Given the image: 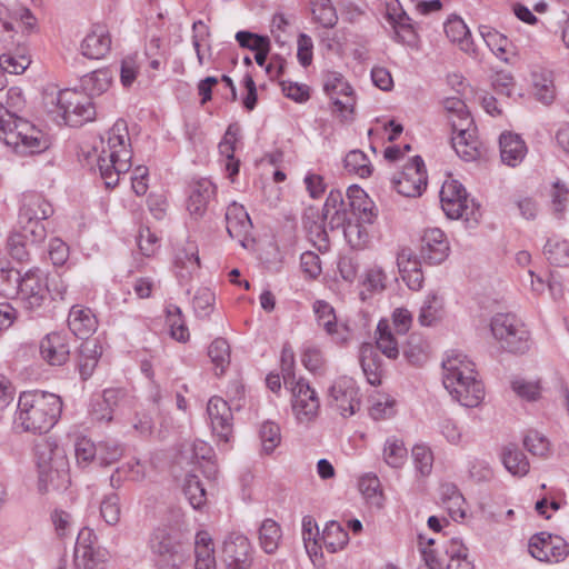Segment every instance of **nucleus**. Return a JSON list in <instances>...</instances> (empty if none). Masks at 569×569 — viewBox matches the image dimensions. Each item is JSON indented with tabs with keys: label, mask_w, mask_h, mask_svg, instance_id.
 Segmentation results:
<instances>
[{
	"label": "nucleus",
	"mask_w": 569,
	"mask_h": 569,
	"mask_svg": "<svg viewBox=\"0 0 569 569\" xmlns=\"http://www.w3.org/2000/svg\"><path fill=\"white\" fill-rule=\"evenodd\" d=\"M42 241H33L27 231L20 229L19 232L12 233L8 239L10 254L18 261H26L30 256V248Z\"/></svg>",
	"instance_id": "nucleus-36"
},
{
	"label": "nucleus",
	"mask_w": 569,
	"mask_h": 569,
	"mask_svg": "<svg viewBox=\"0 0 569 569\" xmlns=\"http://www.w3.org/2000/svg\"><path fill=\"white\" fill-rule=\"evenodd\" d=\"M177 276L181 281L188 280L200 267L198 249L193 243H188L179 249L174 258Z\"/></svg>",
	"instance_id": "nucleus-29"
},
{
	"label": "nucleus",
	"mask_w": 569,
	"mask_h": 569,
	"mask_svg": "<svg viewBox=\"0 0 569 569\" xmlns=\"http://www.w3.org/2000/svg\"><path fill=\"white\" fill-rule=\"evenodd\" d=\"M295 353L290 346L284 345L281 351V372L284 387L297 381L295 371Z\"/></svg>",
	"instance_id": "nucleus-62"
},
{
	"label": "nucleus",
	"mask_w": 569,
	"mask_h": 569,
	"mask_svg": "<svg viewBox=\"0 0 569 569\" xmlns=\"http://www.w3.org/2000/svg\"><path fill=\"white\" fill-rule=\"evenodd\" d=\"M286 388L291 391V407L296 419L300 423L315 420L319 413L320 400L309 382L305 378H299Z\"/></svg>",
	"instance_id": "nucleus-13"
},
{
	"label": "nucleus",
	"mask_w": 569,
	"mask_h": 569,
	"mask_svg": "<svg viewBox=\"0 0 569 569\" xmlns=\"http://www.w3.org/2000/svg\"><path fill=\"white\" fill-rule=\"evenodd\" d=\"M167 325L170 328V336L180 342L189 339V330L182 319L181 309L176 305H169L166 309Z\"/></svg>",
	"instance_id": "nucleus-45"
},
{
	"label": "nucleus",
	"mask_w": 569,
	"mask_h": 569,
	"mask_svg": "<svg viewBox=\"0 0 569 569\" xmlns=\"http://www.w3.org/2000/svg\"><path fill=\"white\" fill-rule=\"evenodd\" d=\"M533 96L543 104H550L555 99V86L551 79L533 73Z\"/></svg>",
	"instance_id": "nucleus-52"
},
{
	"label": "nucleus",
	"mask_w": 569,
	"mask_h": 569,
	"mask_svg": "<svg viewBox=\"0 0 569 569\" xmlns=\"http://www.w3.org/2000/svg\"><path fill=\"white\" fill-rule=\"evenodd\" d=\"M501 459L506 469L513 476L522 477L529 472V461L515 443H509L502 449Z\"/></svg>",
	"instance_id": "nucleus-32"
},
{
	"label": "nucleus",
	"mask_w": 569,
	"mask_h": 569,
	"mask_svg": "<svg viewBox=\"0 0 569 569\" xmlns=\"http://www.w3.org/2000/svg\"><path fill=\"white\" fill-rule=\"evenodd\" d=\"M101 517L108 525L114 526L120 520V498L118 493L107 495L100 506Z\"/></svg>",
	"instance_id": "nucleus-54"
},
{
	"label": "nucleus",
	"mask_w": 569,
	"mask_h": 569,
	"mask_svg": "<svg viewBox=\"0 0 569 569\" xmlns=\"http://www.w3.org/2000/svg\"><path fill=\"white\" fill-rule=\"evenodd\" d=\"M281 537L280 526L274 520L262 521L259 528V542L264 552L273 553L279 547Z\"/></svg>",
	"instance_id": "nucleus-38"
},
{
	"label": "nucleus",
	"mask_w": 569,
	"mask_h": 569,
	"mask_svg": "<svg viewBox=\"0 0 569 569\" xmlns=\"http://www.w3.org/2000/svg\"><path fill=\"white\" fill-rule=\"evenodd\" d=\"M319 529L317 522L311 516L302 519V539L306 550L309 555H317L319 549Z\"/></svg>",
	"instance_id": "nucleus-51"
},
{
	"label": "nucleus",
	"mask_w": 569,
	"mask_h": 569,
	"mask_svg": "<svg viewBox=\"0 0 569 569\" xmlns=\"http://www.w3.org/2000/svg\"><path fill=\"white\" fill-rule=\"evenodd\" d=\"M412 458L416 469L422 476H427L431 472L433 456L428 447L422 445L415 446L412 448Z\"/></svg>",
	"instance_id": "nucleus-60"
},
{
	"label": "nucleus",
	"mask_w": 569,
	"mask_h": 569,
	"mask_svg": "<svg viewBox=\"0 0 569 569\" xmlns=\"http://www.w3.org/2000/svg\"><path fill=\"white\" fill-rule=\"evenodd\" d=\"M449 242L439 228L427 229L421 238L420 258L429 264H440L449 256Z\"/></svg>",
	"instance_id": "nucleus-18"
},
{
	"label": "nucleus",
	"mask_w": 569,
	"mask_h": 569,
	"mask_svg": "<svg viewBox=\"0 0 569 569\" xmlns=\"http://www.w3.org/2000/svg\"><path fill=\"white\" fill-rule=\"evenodd\" d=\"M366 224L367 223L352 219L351 222L345 227V238L352 248L361 249L369 242V231Z\"/></svg>",
	"instance_id": "nucleus-47"
},
{
	"label": "nucleus",
	"mask_w": 569,
	"mask_h": 569,
	"mask_svg": "<svg viewBox=\"0 0 569 569\" xmlns=\"http://www.w3.org/2000/svg\"><path fill=\"white\" fill-rule=\"evenodd\" d=\"M427 171L420 156H415L403 167L398 178L392 180L393 188L405 197H419L427 187Z\"/></svg>",
	"instance_id": "nucleus-14"
},
{
	"label": "nucleus",
	"mask_w": 569,
	"mask_h": 569,
	"mask_svg": "<svg viewBox=\"0 0 569 569\" xmlns=\"http://www.w3.org/2000/svg\"><path fill=\"white\" fill-rule=\"evenodd\" d=\"M53 213L51 203L40 193H23L19 210L18 223L21 230L27 231L33 241H43L47 237L42 223Z\"/></svg>",
	"instance_id": "nucleus-9"
},
{
	"label": "nucleus",
	"mask_w": 569,
	"mask_h": 569,
	"mask_svg": "<svg viewBox=\"0 0 569 569\" xmlns=\"http://www.w3.org/2000/svg\"><path fill=\"white\" fill-rule=\"evenodd\" d=\"M132 403V397L127 390L122 388H109L103 390L101 399H99V406H108L112 408L129 407Z\"/></svg>",
	"instance_id": "nucleus-49"
},
{
	"label": "nucleus",
	"mask_w": 569,
	"mask_h": 569,
	"mask_svg": "<svg viewBox=\"0 0 569 569\" xmlns=\"http://www.w3.org/2000/svg\"><path fill=\"white\" fill-rule=\"evenodd\" d=\"M62 412L61 398L48 391H23L19 396L16 421L23 431L48 432Z\"/></svg>",
	"instance_id": "nucleus-3"
},
{
	"label": "nucleus",
	"mask_w": 569,
	"mask_h": 569,
	"mask_svg": "<svg viewBox=\"0 0 569 569\" xmlns=\"http://www.w3.org/2000/svg\"><path fill=\"white\" fill-rule=\"evenodd\" d=\"M34 455L41 490L49 487L59 488L68 481L69 462L66 451L56 441L48 439L36 445Z\"/></svg>",
	"instance_id": "nucleus-6"
},
{
	"label": "nucleus",
	"mask_w": 569,
	"mask_h": 569,
	"mask_svg": "<svg viewBox=\"0 0 569 569\" xmlns=\"http://www.w3.org/2000/svg\"><path fill=\"white\" fill-rule=\"evenodd\" d=\"M491 333L500 347L511 353L529 350V331L513 313H497L490 321Z\"/></svg>",
	"instance_id": "nucleus-10"
},
{
	"label": "nucleus",
	"mask_w": 569,
	"mask_h": 569,
	"mask_svg": "<svg viewBox=\"0 0 569 569\" xmlns=\"http://www.w3.org/2000/svg\"><path fill=\"white\" fill-rule=\"evenodd\" d=\"M330 552L342 549L349 540L348 532L336 521L326 525L320 537Z\"/></svg>",
	"instance_id": "nucleus-40"
},
{
	"label": "nucleus",
	"mask_w": 569,
	"mask_h": 569,
	"mask_svg": "<svg viewBox=\"0 0 569 569\" xmlns=\"http://www.w3.org/2000/svg\"><path fill=\"white\" fill-rule=\"evenodd\" d=\"M491 84L497 93L510 97L515 87L513 77L507 71H497L491 78Z\"/></svg>",
	"instance_id": "nucleus-64"
},
{
	"label": "nucleus",
	"mask_w": 569,
	"mask_h": 569,
	"mask_svg": "<svg viewBox=\"0 0 569 569\" xmlns=\"http://www.w3.org/2000/svg\"><path fill=\"white\" fill-rule=\"evenodd\" d=\"M552 212L561 218L569 202V190L559 181L555 182L550 190Z\"/></svg>",
	"instance_id": "nucleus-59"
},
{
	"label": "nucleus",
	"mask_w": 569,
	"mask_h": 569,
	"mask_svg": "<svg viewBox=\"0 0 569 569\" xmlns=\"http://www.w3.org/2000/svg\"><path fill=\"white\" fill-rule=\"evenodd\" d=\"M31 63L26 48H17L14 51L8 50L0 54V68L11 74L22 73Z\"/></svg>",
	"instance_id": "nucleus-33"
},
{
	"label": "nucleus",
	"mask_w": 569,
	"mask_h": 569,
	"mask_svg": "<svg viewBox=\"0 0 569 569\" xmlns=\"http://www.w3.org/2000/svg\"><path fill=\"white\" fill-rule=\"evenodd\" d=\"M348 204L352 219L359 222L372 224L377 218V209L373 201L363 189L351 186L347 190Z\"/></svg>",
	"instance_id": "nucleus-22"
},
{
	"label": "nucleus",
	"mask_w": 569,
	"mask_h": 569,
	"mask_svg": "<svg viewBox=\"0 0 569 569\" xmlns=\"http://www.w3.org/2000/svg\"><path fill=\"white\" fill-rule=\"evenodd\" d=\"M345 167L348 171L355 172L361 178H367L372 173V166L365 152L352 150L345 158Z\"/></svg>",
	"instance_id": "nucleus-46"
},
{
	"label": "nucleus",
	"mask_w": 569,
	"mask_h": 569,
	"mask_svg": "<svg viewBox=\"0 0 569 569\" xmlns=\"http://www.w3.org/2000/svg\"><path fill=\"white\" fill-rule=\"evenodd\" d=\"M443 108L451 113L450 120L455 119L457 122L471 123L470 113L461 99L456 97L447 98L443 101Z\"/></svg>",
	"instance_id": "nucleus-61"
},
{
	"label": "nucleus",
	"mask_w": 569,
	"mask_h": 569,
	"mask_svg": "<svg viewBox=\"0 0 569 569\" xmlns=\"http://www.w3.org/2000/svg\"><path fill=\"white\" fill-rule=\"evenodd\" d=\"M110 86V77L106 70H97L84 77L83 87L90 96L101 94Z\"/></svg>",
	"instance_id": "nucleus-56"
},
{
	"label": "nucleus",
	"mask_w": 569,
	"mask_h": 569,
	"mask_svg": "<svg viewBox=\"0 0 569 569\" xmlns=\"http://www.w3.org/2000/svg\"><path fill=\"white\" fill-rule=\"evenodd\" d=\"M108 552L100 548L87 549L82 547L80 551H74V566L77 569H96L107 560Z\"/></svg>",
	"instance_id": "nucleus-44"
},
{
	"label": "nucleus",
	"mask_w": 569,
	"mask_h": 569,
	"mask_svg": "<svg viewBox=\"0 0 569 569\" xmlns=\"http://www.w3.org/2000/svg\"><path fill=\"white\" fill-rule=\"evenodd\" d=\"M57 104L66 123L71 127H80L96 117L91 97L74 89L61 90L57 97Z\"/></svg>",
	"instance_id": "nucleus-11"
},
{
	"label": "nucleus",
	"mask_w": 569,
	"mask_h": 569,
	"mask_svg": "<svg viewBox=\"0 0 569 569\" xmlns=\"http://www.w3.org/2000/svg\"><path fill=\"white\" fill-rule=\"evenodd\" d=\"M407 448L402 440L390 437L383 445V460L391 468H400L407 460Z\"/></svg>",
	"instance_id": "nucleus-41"
},
{
	"label": "nucleus",
	"mask_w": 569,
	"mask_h": 569,
	"mask_svg": "<svg viewBox=\"0 0 569 569\" xmlns=\"http://www.w3.org/2000/svg\"><path fill=\"white\" fill-rule=\"evenodd\" d=\"M397 264L402 280L411 290H419L423 283L420 261L410 248H402L397 254Z\"/></svg>",
	"instance_id": "nucleus-26"
},
{
	"label": "nucleus",
	"mask_w": 569,
	"mask_h": 569,
	"mask_svg": "<svg viewBox=\"0 0 569 569\" xmlns=\"http://www.w3.org/2000/svg\"><path fill=\"white\" fill-rule=\"evenodd\" d=\"M74 455L78 466L86 468L91 462L98 461L97 445L87 437L78 438L74 443Z\"/></svg>",
	"instance_id": "nucleus-48"
},
{
	"label": "nucleus",
	"mask_w": 569,
	"mask_h": 569,
	"mask_svg": "<svg viewBox=\"0 0 569 569\" xmlns=\"http://www.w3.org/2000/svg\"><path fill=\"white\" fill-rule=\"evenodd\" d=\"M300 266L302 272L310 279H316L322 271L320 258L312 251H306L301 254Z\"/></svg>",
	"instance_id": "nucleus-63"
},
{
	"label": "nucleus",
	"mask_w": 569,
	"mask_h": 569,
	"mask_svg": "<svg viewBox=\"0 0 569 569\" xmlns=\"http://www.w3.org/2000/svg\"><path fill=\"white\" fill-rule=\"evenodd\" d=\"M328 406L345 418L359 411L361 398L356 381L347 376L337 378L328 390Z\"/></svg>",
	"instance_id": "nucleus-12"
},
{
	"label": "nucleus",
	"mask_w": 569,
	"mask_h": 569,
	"mask_svg": "<svg viewBox=\"0 0 569 569\" xmlns=\"http://www.w3.org/2000/svg\"><path fill=\"white\" fill-rule=\"evenodd\" d=\"M525 448L533 456L547 457L550 451L549 440L536 430H530L523 438Z\"/></svg>",
	"instance_id": "nucleus-50"
},
{
	"label": "nucleus",
	"mask_w": 569,
	"mask_h": 569,
	"mask_svg": "<svg viewBox=\"0 0 569 569\" xmlns=\"http://www.w3.org/2000/svg\"><path fill=\"white\" fill-rule=\"evenodd\" d=\"M473 122L465 123L457 122L455 119H451V127L455 136L451 138V143L457 154L466 160L471 161L478 158V141L473 137L472 131L470 130Z\"/></svg>",
	"instance_id": "nucleus-21"
},
{
	"label": "nucleus",
	"mask_w": 569,
	"mask_h": 569,
	"mask_svg": "<svg viewBox=\"0 0 569 569\" xmlns=\"http://www.w3.org/2000/svg\"><path fill=\"white\" fill-rule=\"evenodd\" d=\"M148 547L154 567L158 569H180L190 557L189 543L169 527H158L152 530Z\"/></svg>",
	"instance_id": "nucleus-5"
},
{
	"label": "nucleus",
	"mask_w": 569,
	"mask_h": 569,
	"mask_svg": "<svg viewBox=\"0 0 569 569\" xmlns=\"http://www.w3.org/2000/svg\"><path fill=\"white\" fill-rule=\"evenodd\" d=\"M445 32L450 41L459 44L465 52H473L471 33L460 17H452L445 23Z\"/></svg>",
	"instance_id": "nucleus-31"
},
{
	"label": "nucleus",
	"mask_w": 569,
	"mask_h": 569,
	"mask_svg": "<svg viewBox=\"0 0 569 569\" xmlns=\"http://www.w3.org/2000/svg\"><path fill=\"white\" fill-rule=\"evenodd\" d=\"M183 492L193 509H200L206 505V489L197 475L189 473L186 476Z\"/></svg>",
	"instance_id": "nucleus-42"
},
{
	"label": "nucleus",
	"mask_w": 569,
	"mask_h": 569,
	"mask_svg": "<svg viewBox=\"0 0 569 569\" xmlns=\"http://www.w3.org/2000/svg\"><path fill=\"white\" fill-rule=\"evenodd\" d=\"M68 327L76 337L87 339L97 330L98 320L90 308L74 305L69 311Z\"/></svg>",
	"instance_id": "nucleus-25"
},
{
	"label": "nucleus",
	"mask_w": 569,
	"mask_h": 569,
	"mask_svg": "<svg viewBox=\"0 0 569 569\" xmlns=\"http://www.w3.org/2000/svg\"><path fill=\"white\" fill-rule=\"evenodd\" d=\"M511 388L521 399L536 401L540 397V385L538 381H529L523 378H515Z\"/></svg>",
	"instance_id": "nucleus-57"
},
{
	"label": "nucleus",
	"mask_w": 569,
	"mask_h": 569,
	"mask_svg": "<svg viewBox=\"0 0 569 569\" xmlns=\"http://www.w3.org/2000/svg\"><path fill=\"white\" fill-rule=\"evenodd\" d=\"M499 147L501 161L509 167L518 166L527 153L525 141L519 134L511 132L501 133Z\"/></svg>",
	"instance_id": "nucleus-28"
},
{
	"label": "nucleus",
	"mask_w": 569,
	"mask_h": 569,
	"mask_svg": "<svg viewBox=\"0 0 569 569\" xmlns=\"http://www.w3.org/2000/svg\"><path fill=\"white\" fill-rule=\"evenodd\" d=\"M207 413L213 435L228 442L233 430V415L229 403L221 397L214 396L208 401Z\"/></svg>",
	"instance_id": "nucleus-17"
},
{
	"label": "nucleus",
	"mask_w": 569,
	"mask_h": 569,
	"mask_svg": "<svg viewBox=\"0 0 569 569\" xmlns=\"http://www.w3.org/2000/svg\"><path fill=\"white\" fill-rule=\"evenodd\" d=\"M7 276L12 278L13 283H18L17 295L23 309L41 316L49 301L47 277L39 269L30 270L24 276L20 272H10Z\"/></svg>",
	"instance_id": "nucleus-7"
},
{
	"label": "nucleus",
	"mask_w": 569,
	"mask_h": 569,
	"mask_svg": "<svg viewBox=\"0 0 569 569\" xmlns=\"http://www.w3.org/2000/svg\"><path fill=\"white\" fill-rule=\"evenodd\" d=\"M222 560L227 569H249L252 555L248 538L240 533L229 535L222 546Z\"/></svg>",
	"instance_id": "nucleus-16"
},
{
	"label": "nucleus",
	"mask_w": 569,
	"mask_h": 569,
	"mask_svg": "<svg viewBox=\"0 0 569 569\" xmlns=\"http://www.w3.org/2000/svg\"><path fill=\"white\" fill-rule=\"evenodd\" d=\"M260 439L263 451L269 455L279 446L281 440L280 428L277 423L267 421L260 428Z\"/></svg>",
	"instance_id": "nucleus-55"
},
{
	"label": "nucleus",
	"mask_w": 569,
	"mask_h": 569,
	"mask_svg": "<svg viewBox=\"0 0 569 569\" xmlns=\"http://www.w3.org/2000/svg\"><path fill=\"white\" fill-rule=\"evenodd\" d=\"M479 32L489 49L496 54V57L505 62H508L506 54L511 44L508 38L489 26H480Z\"/></svg>",
	"instance_id": "nucleus-35"
},
{
	"label": "nucleus",
	"mask_w": 569,
	"mask_h": 569,
	"mask_svg": "<svg viewBox=\"0 0 569 569\" xmlns=\"http://www.w3.org/2000/svg\"><path fill=\"white\" fill-rule=\"evenodd\" d=\"M377 348L389 359H397L399 356V342L390 330L387 320H380L377 326Z\"/></svg>",
	"instance_id": "nucleus-34"
},
{
	"label": "nucleus",
	"mask_w": 569,
	"mask_h": 569,
	"mask_svg": "<svg viewBox=\"0 0 569 569\" xmlns=\"http://www.w3.org/2000/svg\"><path fill=\"white\" fill-rule=\"evenodd\" d=\"M529 552L539 561L559 562L568 553V543L559 536H552L548 532L533 535L529 540Z\"/></svg>",
	"instance_id": "nucleus-15"
},
{
	"label": "nucleus",
	"mask_w": 569,
	"mask_h": 569,
	"mask_svg": "<svg viewBox=\"0 0 569 569\" xmlns=\"http://www.w3.org/2000/svg\"><path fill=\"white\" fill-rule=\"evenodd\" d=\"M101 356V347L96 340L81 343L78 355V368L83 380L90 378Z\"/></svg>",
	"instance_id": "nucleus-30"
},
{
	"label": "nucleus",
	"mask_w": 569,
	"mask_h": 569,
	"mask_svg": "<svg viewBox=\"0 0 569 569\" xmlns=\"http://www.w3.org/2000/svg\"><path fill=\"white\" fill-rule=\"evenodd\" d=\"M226 228L228 234L246 247L252 229L251 219L242 204L232 202L226 210Z\"/></svg>",
	"instance_id": "nucleus-20"
},
{
	"label": "nucleus",
	"mask_w": 569,
	"mask_h": 569,
	"mask_svg": "<svg viewBox=\"0 0 569 569\" xmlns=\"http://www.w3.org/2000/svg\"><path fill=\"white\" fill-rule=\"evenodd\" d=\"M441 208L450 219H463L470 227L478 223L480 204L469 199L465 187L457 180L446 181L440 190Z\"/></svg>",
	"instance_id": "nucleus-8"
},
{
	"label": "nucleus",
	"mask_w": 569,
	"mask_h": 569,
	"mask_svg": "<svg viewBox=\"0 0 569 569\" xmlns=\"http://www.w3.org/2000/svg\"><path fill=\"white\" fill-rule=\"evenodd\" d=\"M216 194V186L208 179L193 181L189 186L187 209L190 214L201 218Z\"/></svg>",
	"instance_id": "nucleus-23"
},
{
	"label": "nucleus",
	"mask_w": 569,
	"mask_h": 569,
	"mask_svg": "<svg viewBox=\"0 0 569 569\" xmlns=\"http://www.w3.org/2000/svg\"><path fill=\"white\" fill-rule=\"evenodd\" d=\"M547 260L555 266L569 264V243L558 237H550L543 248Z\"/></svg>",
	"instance_id": "nucleus-39"
},
{
	"label": "nucleus",
	"mask_w": 569,
	"mask_h": 569,
	"mask_svg": "<svg viewBox=\"0 0 569 569\" xmlns=\"http://www.w3.org/2000/svg\"><path fill=\"white\" fill-rule=\"evenodd\" d=\"M360 363L369 383H380V362L379 356L370 343L362 345L360 349Z\"/></svg>",
	"instance_id": "nucleus-37"
},
{
	"label": "nucleus",
	"mask_w": 569,
	"mask_h": 569,
	"mask_svg": "<svg viewBox=\"0 0 569 569\" xmlns=\"http://www.w3.org/2000/svg\"><path fill=\"white\" fill-rule=\"evenodd\" d=\"M23 104L18 89H10L6 104L0 103V140L17 153H39L48 148V141L40 129L17 112Z\"/></svg>",
	"instance_id": "nucleus-1"
},
{
	"label": "nucleus",
	"mask_w": 569,
	"mask_h": 569,
	"mask_svg": "<svg viewBox=\"0 0 569 569\" xmlns=\"http://www.w3.org/2000/svg\"><path fill=\"white\" fill-rule=\"evenodd\" d=\"M110 49V32L106 26L99 23L91 27L80 44L82 56L88 59H102L109 53Z\"/></svg>",
	"instance_id": "nucleus-19"
},
{
	"label": "nucleus",
	"mask_w": 569,
	"mask_h": 569,
	"mask_svg": "<svg viewBox=\"0 0 569 569\" xmlns=\"http://www.w3.org/2000/svg\"><path fill=\"white\" fill-rule=\"evenodd\" d=\"M42 358L52 366L66 363L70 355L68 338L61 332H51L40 342Z\"/></svg>",
	"instance_id": "nucleus-24"
},
{
	"label": "nucleus",
	"mask_w": 569,
	"mask_h": 569,
	"mask_svg": "<svg viewBox=\"0 0 569 569\" xmlns=\"http://www.w3.org/2000/svg\"><path fill=\"white\" fill-rule=\"evenodd\" d=\"M98 462L101 466H108L120 459L122 447L116 441H102L97 445Z\"/></svg>",
	"instance_id": "nucleus-58"
},
{
	"label": "nucleus",
	"mask_w": 569,
	"mask_h": 569,
	"mask_svg": "<svg viewBox=\"0 0 569 569\" xmlns=\"http://www.w3.org/2000/svg\"><path fill=\"white\" fill-rule=\"evenodd\" d=\"M316 19L325 28H333L338 22V16L330 0H318L312 10Z\"/></svg>",
	"instance_id": "nucleus-53"
},
{
	"label": "nucleus",
	"mask_w": 569,
	"mask_h": 569,
	"mask_svg": "<svg viewBox=\"0 0 569 569\" xmlns=\"http://www.w3.org/2000/svg\"><path fill=\"white\" fill-rule=\"evenodd\" d=\"M208 356L216 367V375H222L230 363V347L226 339H214L208 348Z\"/></svg>",
	"instance_id": "nucleus-43"
},
{
	"label": "nucleus",
	"mask_w": 569,
	"mask_h": 569,
	"mask_svg": "<svg viewBox=\"0 0 569 569\" xmlns=\"http://www.w3.org/2000/svg\"><path fill=\"white\" fill-rule=\"evenodd\" d=\"M129 140L126 121L117 120L108 131V149L102 148L98 158L100 176L107 188H114L119 182L120 174L128 172L131 167V151L127 148Z\"/></svg>",
	"instance_id": "nucleus-4"
},
{
	"label": "nucleus",
	"mask_w": 569,
	"mask_h": 569,
	"mask_svg": "<svg viewBox=\"0 0 569 569\" xmlns=\"http://www.w3.org/2000/svg\"><path fill=\"white\" fill-rule=\"evenodd\" d=\"M442 382L452 398L467 408L477 407L485 388L476 377L475 363L467 356L452 351L442 361Z\"/></svg>",
	"instance_id": "nucleus-2"
},
{
	"label": "nucleus",
	"mask_w": 569,
	"mask_h": 569,
	"mask_svg": "<svg viewBox=\"0 0 569 569\" xmlns=\"http://www.w3.org/2000/svg\"><path fill=\"white\" fill-rule=\"evenodd\" d=\"M317 315L318 325L322 327L328 335L332 336L338 343H345L349 339V329L347 326L338 328L333 308L326 301H316L313 306Z\"/></svg>",
	"instance_id": "nucleus-27"
}]
</instances>
